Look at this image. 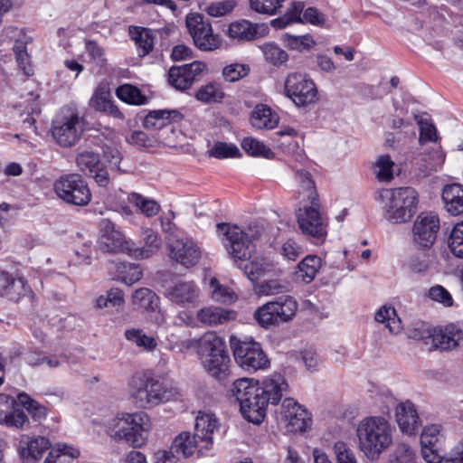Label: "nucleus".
<instances>
[{
    "label": "nucleus",
    "mask_w": 463,
    "mask_h": 463,
    "mask_svg": "<svg viewBox=\"0 0 463 463\" xmlns=\"http://www.w3.org/2000/svg\"><path fill=\"white\" fill-rule=\"evenodd\" d=\"M220 424L218 419L213 413H202L196 417L194 437L199 442H204L203 449L208 450L213 444V434L218 430Z\"/></svg>",
    "instance_id": "a878e982"
},
{
    "label": "nucleus",
    "mask_w": 463,
    "mask_h": 463,
    "mask_svg": "<svg viewBox=\"0 0 463 463\" xmlns=\"http://www.w3.org/2000/svg\"><path fill=\"white\" fill-rule=\"evenodd\" d=\"M128 33L135 42L139 57H145L153 51L156 35L152 29L131 25L128 28Z\"/></svg>",
    "instance_id": "2f4dec72"
},
{
    "label": "nucleus",
    "mask_w": 463,
    "mask_h": 463,
    "mask_svg": "<svg viewBox=\"0 0 463 463\" xmlns=\"http://www.w3.org/2000/svg\"><path fill=\"white\" fill-rule=\"evenodd\" d=\"M52 447L51 441L45 437L32 439L26 445L20 449V456L23 459L29 461L39 460L43 454Z\"/></svg>",
    "instance_id": "ea45409f"
},
{
    "label": "nucleus",
    "mask_w": 463,
    "mask_h": 463,
    "mask_svg": "<svg viewBox=\"0 0 463 463\" xmlns=\"http://www.w3.org/2000/svg\"><path fill=\"white\" fill-rule=\"evenodd\" d=\"M288 388L284 375L274 373L261 382L254 378H240L231 387V393L240 405L242 418L254 425H260L269 405H278L283 392Z\"/></svg>",
    "instance_id": "f257e3e1"
},
{
    "label": "nucleus",
    "mask_w": 463,
    "mask_h": 463,
    "mask_svg": "<svg viewBox=\"0 0 463 463\" xmlns=\"http://www.w3.org/2000/svg\"><path fill=\"white\" fill-rule=\"evenodd\" d=\"M194 97L197 100L203 103H217L222 102L225 93L215 82H209L199 88Z\"/></svg>",
    "instance_id": "8fccbe9b"
},
{
    "label": "nucleus",
    "mask_w": 463,
    "mask_h": 463,
    "mask_svg": "<svg viewBox=\"0 0 463 463\" xmlns=\"http://www.w3.org/2000/svg\"><path fill=\"white\" fill-rule=\"evenodd\" d=\"M396 421L401 431L410 436L417 435L421 426L416 407L411 401L396 407Z\"/></svg>",
    "instance_id": "393cba45"
},
{
    "label": "nucleus",
    "mask_w": 463,
    "mask_h": 463,
    "mask_svg": "<svg viewBox=\"0 0 463 463\" xmlns=\"http://www.w3.org/2000/svg\"><path fill=\"white\" fill-rule=\"evenodd\" d=\"M87 125L76 109L63 107L52 120L51 134L61 146L71 147L80 139Z\"/></svg>",
    "instance_id": "9d476101"
},
{
    "label": "nucleus",
    "mask_w": 463,
    "mask_h": 463,
    "mask_svg": "<svg viewBox=\"0 0 463 463\" xmlns=\"http://www.w3.org/2000/svg\"><path fill=\"white\" fill-rule=\"evenodd\" d=\"M99 246L106 252L126 253L129 256L131 247L135 242L128 241L125 235L116 229V225L109 219H102L99 222Z\"/></svg>",
    "instance_id": "aec40b11"
},
{
    "label": "nucleus",
    "mask_w": 463,
    "mask_h": 463,
    "mask_svg": "<svg viewBox=\"0 0 463 463\" xmlns=\"http://www.w3.org/2000/svg\"><path fill=\"white\" fill-rule=\"evenodd\" d=\"M117 278L130 286L142 278V269L138 264L120 262L117 266Z\"/></svg>",
    "instance_id": "09e8293b"
},
{
    "label": "nucleus",
    "mask_w": 463,
    "mask_h": 463,
    "mask_svg": "<svg viewBox=\"0 0 463 463\" xmlns=\"http://www.w3.org/2000/svg\"><path fill=\"white\" fill-rule=\"evenodd\" d=\"M322 266V259L317 255H307L298 265V277L308 284L315 279Z\"/></svg>",
    "instance_id": "37998d69"
},
{
    "label": "nucleus",
    "mask_w": 463,
    "mask_h": 463,
    "mask_svg": "<svg viewBox=\"0 0 463 463\" xmlns=\"http://www.w3.org/2000/svg\"><path fill=\"white\" fill-rule=\"evenodd\" d=\"M170 257L186 268L198 263L201 250L196 243L189 239L175 240L169 245Z\"/></svg>",
    "instance_id": "b1692460"
},
{
    "label": "nucleus",
    "mask_w": 463,
    "mask_h": 463,
    "mask_svg": "<svg viewBox=\"0 0 463 463\" xmlns=\"http://www.w3.org/2000/svg\"><path fill=\"white\" fill-rule=\"evenodd\" d=\"M130 396L137 407L151 408L168 402L173 392L151 371L135 373L129 382Z\"/></svg>",
    "instance_id": "423d86ee"
},
{
    "label": "nucleus",
    "mask_w": 463,
    "mask_h": 463,
    "mask_svg": "<svg viewBox=\"0 0 463 463\" xmlns=\"http://www.w3.org/2000/svg\"><path fill=\"white\" fill-rule=\"evenodd\" d=\"M250 123L252 127L262 129H272L279 123L278 115L267 105H257L250 115Z\"/></svg>",
    "instance_id": "4c0bfd02"
},
{
    "label": "nucleus",
    "mask_w": 463,
    "mask_h": 463,
    "mask_svg": "<svg viewBox=\"0 0 463 463\" xmlns=\"http://www.w3.org/2000/svg\"><path fill=\"white\" fill-rule=\"evenodd\" d=\"M157 137H158L153 132L148 134L142 130H134L131 135L127 137V141L139 149H149L163 146V140Z\"/></svg>",
    "instance_id": "49530a36"
},
{
    "label": "nucleus",
    "mask_w": 463,
    "mask_h": 463,
    "mask_svg": "<svg viewBox=\"0 0 463 463\" xmlns=\"http://www.w3.org/2000/svg\"><path fill=\"white\" fill-rule=\"evenodd\" d=\"M376 166L378 167L376 177L379 181L390 182L392 180L394 163L389 155L381 156L376 162Z\"/></svg>",
    "instance_id": "bf43d9fd"
},
{
    "label": "nucleus",
    "mask_w": 463,
    "mask_h": 463,
    "mask_svg": "<svg viewBox=\"0 0 463 463\" xmlns=\"http://www.w3.org/2000/svg\"><path fill=\"white\" fill-rule=\"evenodd\" d=\"M101 149V156L89 150L79 153L76 163L80 171L93 179L98 186L108 190L111 185V175L124 173L120 168L123 156L116 146L104 145Z\"/></svg>",
    "instance_id": "7ed1b4c3"
},
{
    "label": "nucleus",
    "mask_w": 463,
    "mask_h": 463,
    "mask_svg": "<svg viewBox=\"0 0 463 463\" xmlns=\"http://www.w3.org/2000/svg\"><path fill=\"white\" fill-rule=\"evenodd\" d=\"M199 441L188 431L179 433L173 440L168 451L178 457L182 454L184 458L191 457L197 449L198 458L203 456V449L199 448Z\"/></svg>",
    "instance_id": "7c9ffc66"
},
{
    "label": "nucleus",
    "mask_w": 463,
    "mask_h": 463,
    "mask_svg": "<svg viewBox=\"0 0 463 463\" xmlns=\"http://www.w3.org/2000/svg\"><path fill=\"white\" fill-rule=\"evenodd\" d=\"M128 200L147 217L156 216L160 210V205L156 201L146 198L137 193L129 194Z\"/></svg>",
    "instance_id": "864d4df0"
},
{
    "label": "nucleus",
    "mask_w": 463,
    "mask_h": 463,
    "mask_svg": "<svg viewBox=\"0 0 463 463\" xmlns=\"http://www.w3.org/2000/svg\"><path fill=\"white\" fill-rule=\"evenodd\" d=\"M206 69V63L200 61H194L182 66L174 65L168 71V83L177 90H186Z\"/></svg>",
    "instance_id": "412c9836"
},
{
    "label": "nucleus",
    "mask_w": 463,
    "mask_h": 463,
    "mask_svg": "<svg viewBox=\"0 0 463 463\" xmlns=\"http://www.w3.org/2000/svg\"><path fill=\"white\" fill-rule=\"evenodd\" d=\"M230 356L229 352L216 354L202 361L203 368L207 373L219 382L222 385H226L230 375Z\"/></svg>",
    "instance_id": "c85d7f7f"
},
{
    "label": "nucleus",
    "mask_w": 463,
    "mask_h": 463,
    "mask_svg": "<svg viewBox=\"0 0 463 463\" xmlns=\"http://www.w3.org/2000/svg\"><path fill=\"white\" fill-rule=\"evenodd\" d=\"M132 304L147 312L156 313V322L161 324L164 321L160 310L159 297L148 288H140L132 294Z\"/></svg>",
    "instance_id": "cd10ccee"
},
{
    "label": "nucleus",
    "mask_w": 463,
    "mask_h": 463,
    "mask_svg": "<svg viewBox=\"0 0 463 463\" xmlns=\"http://www.w3.org/2000/svg\"><path fill=\"white\" fill-rule=\"evenodd\" d=\"M241 269L243 270L244 275L252 282L258 281L266 272V268L263 263L258 260H246L241 262Z\"/></svg>",
    "instance_id": "052dcab7"
},
{
    "label": "nucleus",
    "mask_w": 463,
    "mask_h": 463,
    "mask_svg": "<svg viewBox=\"0 0 463 463\" xmlns=\"http://www.w3.org/2000/svg\"><path fill=\"white\" fill-rule=\"evenodd\" d=\"M48 409L27 392L17 396L0 393V424L10 429L28 430L38 427L47 418Z\"/></svg>",
    "instance_id": "f03ea898"
},
{
    "label": "nucleus",
    "mask_w": 463,
    "mask_h": 463,
    "mask_svg": "<svg viewBox=\"0 0 463 463\" xmlns=\"http://www.w3.org/2000/svg\"><path fill=\"white\" fill-rule=\"evenodd\" d=\"M442 426H425L420 434L423 458L428 463H463V438L449 452L446 449V437Z\"/></svg>",
    "instance_id": "0eeeda50"
},
{
    "label": "nucleus",
    "mask_w": 463,
    "mask_h": 463,
    "mask_svg": "<svg viewBox=\"0 0 463 463\" xmlns=\"http://www.w3.org/2000/svg\"><path fill=\"white\" fill-rule=\"evenodd\" d=\"M250 67L244 63H232L222 69V77L227 82H235L248 76Z\"/></svg>",
    "instance_id": "13d9d810"
},
{
    "label": "nucleus",
    "mask_w": 463,
    "mask_h": 463,
    "mask_svg": "<svg viewBox=\"0 0 463 463\" xmlns=\"http://www.w3.org/2000/svg\"><path fill=\"white\" fill-rule=\"evenodd\" d=\"M441 198L444 207L451 215L463 213V185L452 183L443 187Z\"/></svg>",
    "instance_id": "72a5a7b5"
},
{
    "label": "nucleus",
    "mask_w": 463,
    "mask_h": 463,
    "mask_svg": "<svg viewBox=\"0 0 463 463\" xmlns=\"http://www.w3.org/2000/svg\"><path fill=\"white\" fill-rule=\"evenodd\" d=\"M265 61L274 67H280L286 64L289 59L288 53L274 42L264 43L260 47Z\"/></svg>",
    "instance_id": "a18cd8bd"
},
{
    "label": "nucleus",
    "mask_w": 463,
    "mask_h": 463,
    "mask_svg": "<svg viewBox=\"0 0 463 463\" xmlns=\"http://www.w3.org/2000/svg\"><path fill=\"white\" fill-rule=\"evenodd\" d=\"M230 345L236 364L244 371L255 373L269 366V360L261 344L252 337L242 340L232 335Z\"/></svg>",
    "instance_id": "ddd939ff"
},
{
    "label": "nucleus",
    "mask_w": 463,
    "mask_h": 463,
    "mask_svg": "<svg viewBox=\"0 0 463 463\" xmlns=\"http://www.w3.org/2000/svg\"><path fill=\"white\" fill-rule=\"evenodd\" d=\"M58 197L68 204L86 206L91 201V192L85 178L80 174L60 176L53 184Z\"/></svg>",
    "instance_id": "4468645a"
},
{
    "label": "nucleus",
    "mask_w": 463,
    "mask_h": 463,
    "mask_svg": "<svg viewBox=\"0 0 463 463\" xmlns=\"http://www.w3.org/2000/svg\"><path fill=\"white\" fill-rule=\"evenodd\" d=\"M427 295L430 299L442 304L444 307L453 306V298L443 286L436 285L431 287Z\"/></svg>",
    "instance_id": "69168bd1"
},
{
    "label": "nucleus",
    "mask_w": 463,
    "mask_h": 463,
    "mask_svg": "<svg viewBox=\"0 0 463 463\" xmlns=\"http://www.w3.org/2000/svg\"><path fill=\"white\" fill-rule=\"evenodd\" d=\"M336 463H357L352 449L344 441L338 440L334 445Z\"/></svg>",
    "instance_id": "338daca9"
},
{
    "label": "nucleus",
    "mask_w": 463,
    "mask_h": 463,
    "mask_svg": "<svg viewBox=\"0 0 463 463\" xmlns=\"http://www.w3.org/2000/svg\"><path fill=\"white\" fill-rule=\"evenodd\" d=\"M165 295L172 302L180 306L193 304L197 298L196 287L192 282H179L167 288Z\"/></svg>",
    "instance_id": "f704fd0d"
},
{
    "label": "nucleus",
    "mask_w": 463,
    "mask_h": 463,
    "mask_svg": "<svg viewBox=\"0 0 463 463\" xmlns=\"http://www.w3.org/2000/svg\"><path fill=\"white\" fill-rule=\"evenodd\" d=\"M216 232L228 255L238 268H241V262L250 260L255 253L256 247L251 236L237 224L219 222L216 224Z\"/></svg>",
    "instance_id": "1a4fd4ad"
},
{
    "label": "nucleus",
    "mask_w": 463,
    "mask_h": 463,
    "mask_svg": "<svg viewBox=\"0 0 463 463\" xmlns=\"http://www.w3.org/2000/svg\"><path fill=\"white\" fill-rule=\"evenodd\" d=\"M310 205L305 206L298 215V222L301 232L312 238V242L318 245L326 241L327 232L319 212L320 203L317 193H314L309 201Z\"/></svg>",
    "instance_id": "dca6fc26"
},
{
    "label": "nucleus",
    "mask_w": 463,
    "mask_h": 463,
    "mask_svg": "<svg viewBox=\"0 0 463 463\" xmlns=\"http://www.w3.org/2000/svg\"><path fill=\"white\" fill-rule=\"evenodd\" d=\"M143 112L146 114L145 116L138 114L142 127L162 139L163 146H175L179 133L175 124L184 120V114L176 109H151L143 110Z\"/></svg>",
    "instance_id": "6e6552de"
},
{
    "label": "nucleus",
    "mask_w": 463,
    "mask_h": 463,
    "mask_svg": "<svg viewBox=\"0 0 463 463\" xmlns=\"http://www.w3.org/2000/svg\"><path fill=\"white\" fill-rule=\"evenodd\" d=\"M295 178L302 189L309 193L307 199L311 201L314 193H317L311 173L305 169H298L295 172Z\"/></svg>",
    "instance_id": "0e129e2a"
},
{
    "label": "nucleus",
    "mask_w": 463,
    "mask_h": 463,
    "mask_svg": "<svg viewBox=\"0 0 463 463\" xmlns=\"http://www.w3.org/2000/svg\"><path fill=\"white\" fill-rule=\"evenodd\" d=\"M222 37L218 33H213V27L209 26L206 32L200 36V40L197 43L193 41L194 46L203 52H212L221 47Z\"/></svg>",
    "instance_id": "6e6d98bb"
},
{
    "label": "nucleus",
    "mask_w": 463,
    "mask_h": 463,
    "mask_svg": "<svg viewBox=\"0 0 463 463\" xmlns=\"http://www.w3.org/2000/svg\"><path fill=\"white\" fill-rule=\"evenodd\" d=\"M280 413L289 432L302 433L311 426V413L293 398L283 400Z\"/></svg>",
    "instance_id": "6ab92c4d"
},
{
    "label": "nucleus",
    "mask_w": 463,
    "mask_h": 463,
    "mask_svg": "<svg viewBox=\"0 0 463 463\" xmlns=\"http://www.w3.org/2000/svg\"><path fill=\"white\" fill-rule=\"evenodd\" d=\"M281 41L287 49L297 51L298 52H308L317 44L314 37L309 33L293 35L288 33H285L281 36Z\"/></svg>",
    "instance_id": "a19ab883"
},
{
    "label": "nucleus",
    "mask_w": 463,
    "mask_h": 463,
    "mask_svg": "<svg viewBox=\"0 0 463 463\" xmlns=\"http://www.w3.org/2000/svg\"><path fill=\"white\" fill-rule=\"evenodd\" d=\"M140 243H143V245L136 246L135 244L131 247V253H129L130 257L137 260H143L151 257L160 249L162 245V239L158 232L146 228L141 232Z\"/></svg>",
    "instance_id": "bb28decb"
},
{
    "label": "nucleus",
    "mask_w": 463,
    "mask_h": 463,
    "mask_svg": "<svg viewBox=\"0 0 463 463\" xmlns=\"http://www.w3.org/2000/svg\"><path fill=\"white\" fill-rule=\"evenodd\" d=\"M448 243L452 254L463 259V221L453 226Z\"/></svg>",
    "instance_id": "4d7b16f0"
},
{
    "label": "nucleus",
    "mask_w": 463,
    "mask_h": 463,
    "mask_svg": "<svg viewBox=\"0 0 463 463\" xmlns=\"http://www.w3.org/2000/svg\"><path fill=\"white\" fill-rule=\"evenodd\" d=\"M0 297L20 303L25 301L29 310H33L36 295L23 277L15 278L8 271L0 269Z\"/></svg>",
    "instance_id": "f3484780"
},
{
    "label": "nucleus",
    "mask_w": 463,
    "mask_h": 463,
    "mask_svg": "<svg viewBox=\"0 0 463 463\" xmlns=\"http://www.w3.org/2000/svg\"><path fill=\"white\" fill-rule=\"evenodd\" d=\"M115 94L118 99L132 106H142L149 102V98L143 94L137 86L130 83L118 86Z\"/></svg>",
    "instance_id": "58836bf2"
},
{
    "label": "nucleus",
    "mask_w": 463,
    "mask_h": 463,
    "mask_svg": "<svg viewBox=\"0 0 463 463\" xmlns=\"http://www.w3.org/2000/svg\"><path fill=\"white\" fill-rule=\"evenodd\" d=\"M198 319L208 326L224 324L236 318V312L216 307L202 308L197 314Z\"/></svg>",
    "instance_id": "c9c22d12"
},
{
    "label": "nucleus",
    "mask_w": 463,
    "mask_h": 463,
    "mask_svg": "<svg viewBox=\"0 0 463 463\" xmlns=\"http://www.w3.org/2000/svg\"><path fill=\"white\" fill-rule=\"evenodd\" d=\"M269 31L266 24H254L241 19L231 23L226 33L232 41L243 44L266 36Z\"/></svg>",
    "instance_id": "4be33fe9"
},
{
    "label": "nucleus",
    "mask_w": 463,
    "mask_h": 463,
    "mask_svg": "<svg viewBox=\"0 0 463 463\" xmlns=\"http://www.w3.org/2000/svg\"><path fill=\"white\" fill-rule=\"evenodd\" d=\"M439 219L432 212H422L411 228L412 241L420 250H430L435 243L439 231Z\"/></svg>",
    "instance_id": "a211bd4d"
},
{
    "label": "nucleus",
    "mask_w": 463,
    "mask_h": 463,
    "mask_svg": "<svg viewBox=\"0 0 463 463\" xmlns=\"http://www.w3.org/2000/svg\"><path fill=\"white\" fill-rule=\"evenodd\" d=\"M185 25L193 41L197 43L201 34L206 32L209 26H212L210 21L200 13H189L185 17Z\"/></svg>",
    "instance_id": "c03bdc74"
},
{
    "label": "nucleus",
    "mask_w": 463,
    "mask_h": 463,
    "mask_svg": "<svg viewBox=\"0 0 463 463\" xmlns=\"http://www.w3.org/2000/svg\"><path fill=\"white\" fill-rule=\"evenodd\" d=\"M32 40L31 37L25 40L16 39L12 48L17 66L26 77H31L34 73L32 57L27 52V44L30 43Z\"/></svg>",
    "instance_id": "e433bc0d"
},
{
    "label": "nucleus",
    "mask_w": 463,
    "mask_h": 463,
    "mask_svg": "<svg viewBox=\"0 0 463 463\" xmlns=\"http://www.w3.org/2000/svg\"><path fill=\"white\" fill-rule=\"evenodd\" d=\"M236 6L234 0H224L222 2L213 3L207 8V14L213 17L223 16L231 13Z\"/></svg>",
    "instance_id": "774afa93"
},
{
    "label": "nucleus",
    "mask_w": 463,
    "mask_h": 463,
    "mask_svg": "<svg viewBox=\"0 0 463 463\" xmlns=\"http://www.w3.org/2000/svg\"><path fill=\"white\" fill-rule=\"evenodd\" d=\"M388 202L384 206L385 219L394 224L411 221L419 204V193L411 186L391 189Z\"/></svg>",
    "instance_id": "9b49d317"
},
{
    "label": "nucleus",
    "mask_w": 463,
    "mask_h": 463,
    "mask_svg": "<svg viewBox=\"0 0 463 463\" xmlns=\"http://www.w3.org/2000/svg\"><path fill=\"white\" fill-rule=\"evenodd\" d=\"M359 448L372 460L392 443V428L383 417H368L363 420L356 430Z\"/></svg>",
    "instance_id": "39448f33"
},
{
    "label": "nucleus",
    "mask_w": 463,
    "mask_h": 463,
    "mask_svg": "<svg viewBox=\"0 0 463 463\" xmlns=\"http://www.w3.org/2000/svg\"><path fill=\"white\" fill-rule=\"evenodd\" d=\"M124 335L128 341L133 342L138 347H143L148 351L154 350L157 345L156 339L144 334L141 329H127Z\"/></svg>",
    "instance_id": "5fc2aeb1"
},
{
    "label": "nucleus",
    "mask_w": 463,
    "mask_h": 463,
    "mask_svg": "<svg viewBox=\"0 0 463 463\" xmlns=\"http://www.w3.org/2000/svg\"><path fill=\"white\" fill-rule=\"evenodd\" d=\"M85 49L90 60L98 66L103 67L106 64L107 59L105 58L104 49L99 46L96 41H86Z\"/></svg>",
    "instance_id": "e2e57ef3"
},
{
    "label": "nucleus",
    "mask_w": 463,
    "mask_h": 463,
    "mask_svg": "<svg viewBox=\"0 0 463 463\" xmlns=\"http://www.w3.org/2000/svg\"><path fill=\"white\" fill-rule=\"evenodd\" d=\"M298 308L297 300L291 296L284 295L258 307L254 312V318L262 328L269 329L291 321Z\"/></svg>",
    "instance_id": "f8f14e48"
},
{
    "label": "nucleus",
    "mask_w": 463,
    "mask_h": 463,
    "mask_svg": "<svg viewBox=\"0 0 463 463\" xmlns=\"http://www.w3.org/2000/svg\"><path fill=\"white\" fill-rule=\"evenodd\" d=\"M206 154L208 156L216 159L237 158L241 156V153L236 145L222 141L215 142Z\"/></svg>",
    "instance_id": "603ef678"
},
{
    "label": "nucleus",
    "mask_w": 463,
    "mask_h": 463,
    "mask_svg": "<svg viewBox=\"0 0 463 463\" xmlns=\"http://www.w3.org/2000/svg\"><path fill=\"white\" fill-rule=\"evenodd\" d=\"M90 106L96 111L103 112L114 118L124 119L125 116L110 99V93L105 89L97 90L90 100Z\"/></svg>",
    "instance_id": "473e14b6"
},
{
    "label": "nucleus",
    "mask_w": 463,
    "mask_h": 463,
    "mask_svg": "<svg viewBox=\"0 0 463 463\" xmlns=\"http://www.w3.org/2000/svg\"><path fill=\"white\" fill-rule=\"evenodd\" d=\"M284 92L298 107H307L318 99L316 83L308 75L300 72H292L287 76Z\"/></svg>",
    "instance_id": "2eb2a0df"
},
{
    "label": "nucleus",
    "mask_w": 463,
    "mask_h": 463,
    "mask_svg": "<svg viewBox=\"0 0 463 463\" xmlns=\"http://www.w3.org/2000/svg\"><path fill=\"white\" fill-rule=\"evenodd\" d=\"M463 347V326L450 323L444 327L434 328L432 345L430 350L451 351Z\"/></svg>",
    "instance_id": "5701e85b"
},
{
    "label": "nucleus",
    "mask_w": 463,
    "mask_h": 463,
    "mask_svg": "<svg viewBox=\"0 0 463 463\" xmlns=\"http://www.w3.org/2000/svg\"><path fill=\"white\" fill-rule=\"evenodd\" d=\"M150 418L145 411L118 414L109 425L108 434L116 441H123L133 449L146 444Z\"/></svg>",
    "instance_id": "20e7f679"
},
{
    "label": "nucleus",
    "mask_w": 463,
    "mask_h": 463,
    "mask_svg": "<svg viewBox=\"0 0 463 463\" xmlns=\"http://www.w3.org/2000/svg\"><path fill=\"white\" fill-rule=\"evenodd\" d=\"M241 148L250 156L263 157L266 159H273L275 157V153L271 148L254 137H244L241 140Z\"/></svg>",
    "instance_id": "de8ad7c7"
},
{
    "label": "nucleus",
    "mask_w": 463,
    "mask_h": 463,
    "mask_svg": "<svg viewBox=\"0 0 463 463\" xmlns=\"http://www.w3.org/2000/svg\"><path fill=\"white\" fill-rule=\"evenodd\" d=\"M80 450L66 444L58 449H52L43 463H72L80 457Z\"/></svg>",
    "instance_id": "3c124183"
},
{
    "label": "nucleus",
    "mask_w": 463,
    "mask_h": 463,
    "mask_svg": "<svg viewBox=\"0 0 463 463\" xmlns=\"http://www.w3.org/2000/svg\"><path fill=\"white\" fill-rule=\"evenodd\" d=\"M374 318L377 322L385 324L386 327L392 334L399 333L402 327V320L392 305L381 307L375 313Z\"/></svg>",
    "instance_id": "79ce46f5"
},
{
    "label": "nucleus",
    "mask_w": 463,
    "mask_h": 463,
    "mask_svg": "<svg viewBox=\"0 0 463 463\" xmlns=\"http://www.w3.org/2000/svg\"><path fill=\"white\" fill-rule=\"evenodd\" d=\"M282 0H250V6L260 14H275Z\"/></svg>",
    "instance_id": "680f3d73"
},
{
    "label": "nucleus",
    "mask_w": 463,
    "mask_h": 463,
    "mask_svg": "<svg viewBox=\"0 0 463 463\" xmlns=\"http://www.w3.org/2000/svg\"><path fill=\"white\" fill-rule=\"evenodd\" d=\"M224 353H228L225 341L215 333H206L198 340L197 354L202 361Z\"/></svg>",
    "instance_id": "c756f323"
}]
</instances>
